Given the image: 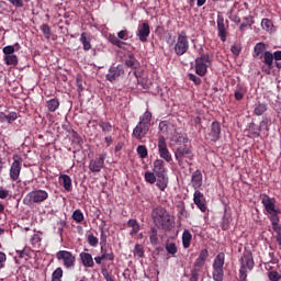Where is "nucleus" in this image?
Returning a JSON list of instances; mask_svg holds the SVG:
<instances>
[{
  "instance_id": "f257e3e1",
  "label": "nucleus",
  "mask_w": 281,
  "mask_h": 281,
  "mask_svg": "<svg viewBox=\"0 0 281 281\" xmlns=\"http://www.w3.org/2000/svg\"><path fill=\"white\" fill-rule=\"evenodd\" d=\"M151 218L158 229H165L166 232H170V229H172V218L166 209L161 206L154 209L151 212Z\"/></svg>"
},
{
  "instance_id": "f03ea898",
  "label": "nucleus",
  "mask_w": 281,
  "mask_h": 281,
  "mask_svg": "<svg viewBox=\"0 0 281 281\" xmlns=\"http://www.w3.org/2000/svg\"><path fill=\"white\" fill-rule=\"evenodd\" d=\"M151 121L153 113H150V111H146L144 115L139 117V122L133 131V137H135V139H144L148 134V131H150Z\"/></svg>"
},
{
  "instance_id": "7ed1b4c3",
  "label": "nucleus",
  "mask_w": 281,
  "mask_h": 281,
  "mask_svg": "<svg viewBox=\"0 0 281 281\" xmlns=\"http://www.w3.org/2000/svg\"><path fill=\"white\" fill-rule=\"evenodd\" d=\"M254 267V254L251 250H245L240 258L239 280H247V271H251Z\"/></svg>"
},
{
  "instance_id": "20e7f679",
  "label": "nucleus",
  "mask_w": 281,
  "mask_h": 281,
  "mask_svg": "<svg viewBox=\"0 0 281 281\" xmlns=\"http://www.w3.org/2000/svg\"><path fill=\"white\" fill-rule=\"evenodd\" d=\"M175 157L180 168H186V165L190 164V161L194 159V156L192 155V149H190V147H188L187 145L177 147L175 151Z\"/></svg>"
},
{
  "instance_id": "39448f33",
  "label": "nucleus",
  "mask_w": 281,
  "mask_h": 281,
  "mask_svg": "<svg viewBox=\"0 0 281 281\" xmlns=\"http://www.w3.org/2000/svg\"><path fill=\"white\" fill-rule=\"evenodd\" d=\"M173 49L177 56H183V54H188V49H190V41L188 40V32L181 31L180 33H178Z\"/></svg>"
},
{
  "instance_id": "423d86ee",
  "label": "nucleus",
  "mask_w": 281,
  "mask_h": 281,
  "mask_svg": "<svg viewBox=\"0 0 281 281\" xmlns=\"http://www.w3.org/2000/svg\"><path fill=\"white\" fill-rule=\"evenodd\" d=\"M49 199V193L45 190H34L29 192L23 202L24 205H34V203H43L44 201H47Z\"/></svg>"
},
{
  "instance_id": "0eeeda50",
  "label": "nucleus",
  "mask_w": 281,
  "mask_h": 281,
  "mask_svg": "<svg viewBox=\"0 0 281 281\" xmlns=\"http://www.w3.org/2000/svg\"><path fill=\"white\" fill-rule=\"evenodd\" d=\"M273 60H281V50H276L274 53H271L269 50L265 52L263 63L266 66L261 68V71H263V74H267V76H271V69H273Z\"/></svg>"
},
{
  "instance_id": "6e6552de",
  "label": "nucleus",
  "mask_w": 281,
  "mask_h": 281,
  "mask_svg": "<svg viewBox=\"0 0 281 281\" xmlns=\"http://www.w3.org/2000/svg\"><path fill=\"white\" fill-rule=\"evenodd\" d=\"M225 266V254L220 252L213 263V279L215 281H223V277L225 272L223 271V267Z\"/></svg>"
},
{
  "instance_id": "1a4fd4ad",
  "label": "nucleus",
  "mask_w": 281,
  "mask_h": 281,
  "mask_svg": "<svg viewBox=\"0 0 281 281\" xmlns=\"http://www.w3.org/2000/svg\"><path fill=\"white\" fill-rule=\"evenodd\" d=\"M56 258L59 262H63L65 269H74L76 267V256L69 250L57 251Z\"/></svg>"
},
{
  "instance_id": "9d476101",
  "label": "nucleus",
  "mask_w": 281,
  "mask_h": 281,
  "mask_svg": "<svg viewBox=\"0 0 281 281\" xmlns=\"http://www.w3.org/2000/svg\"><path fill=\"white\" fill-rule=\"evenodd\" d=\"M207 65H210V55L203 54L201 57L195 58V74L198 76H205L207 74Z\"/></svg>"
},
{
  "instance_id": "9b49d317",
  "label": "nucleus",
  "mask_w": 281,
  "mask_h": 281,
  "mask_svg": "<svg viewBox=\"0 0 281 281\" xmlns=\"http://www.w3.org/2000/svg\"><path fill=\"white\" fill-rule=\"evenodd\" d=\"M23 166V158L19 155H13V162L10 168V179L12 181H18L21 177V168Z\"/></svg>"
},
{
  "instance_id": "f8f14e48",
  "label": "nucleus",
  "mask_w": 281,
  "mask_h": 281,
  "mask_svg": "<svg viewBox=\"0 0 281 281\" xmlns=\"http://www.w3.org/2000/svg\"><path fill=\"white\" fill-rule=\"evenodd\" d=\"M109 41L112 45H115V47H119V49H124V45H126V42L122 41H128V30H122L117 33V36L110 34Z\"/></svg>"
},
{
  "instance_id": "ddd939ff",
  "label": "nucleus",
  "mask_w": 281,
  "mask_h": 281,
  "mask_svg": "<svg viewBox=\"0 0 281 281\" xmlns=\"http://www.w3.org/2000/svg\"><path fill=\"white\" fill-rule=\"evenodd\" d=\"M158 153L161 159H165L167 164H170L172 161V155L170 154V150L168 149V144L166 143V137L160 135L158 137Z\"/></svg>"
},
{
  "instance_id": "4468645a",
  "label": "nucleus",
  "mask_w": 281,
  "mask_h": 281,
  "mask_svg": "<svg viewBox=\"0 0 281 281\" xmlns=\"http://www.w3.org/2000/svg\"><path fill=\"white\" fill-rule=\"evenodd\" d=\"M104 159H106V153L100 154L97 159L90 161L89 170L100 172L104 168Z\"/></svg>"
},
{
  "instance_id": "2eb2a0df",
  "label": "nucleus",
  "mask_w": 281,
  "mask_h": 281,
  "mask_svg": "<svg viewBox=\"0 0 281 281\" xmlns=\"http://www.w3.org/2000/svg\"><path fill=\"white\" fill-rule=\"evenodd\" d=\"M260 198H261V203H262L266 212H268V214L276 213V211L278 210V209H276V199L270 198L267 194H262Z\"/></svg>"
},
{
  "instance_id": "dca6fc26",
  "label": "nucleus",
  "mask_w": 281,
  "mask_h": 281,
  "mask_svg": "<svg viewBox=\"0 0 281 281\" xmlns=\"http://www.w3.org/2000/svg\"><path fill=\"white\" fill-rule=\"evenodd\" d=\"M120 76H124V67L122 65L112 66L109 69V74L105 76V78L109 80V82H115Z\"/></svg>"
},
{
  "instance_id": "f3484780",
  "label": "nucleus",
  "mask_w": 281,
  "mask_h": 281,
  "mask_svg": "<svg viewBox=\"0 0 281 281\" xmlns=\"http://www.w3.org/2000/svg\"><path fill=\"white\" fill-rule=\"evenodd\" d=\"M136 36H138L142 43H146L148 41V36H150V24L148 22H144L138 26Z\"/></svg>"
},
{
  "instance_id": "a211bd4d",
  "label": "nucleus",
  "mask_w": 281,
  "mask_h": 281,
  "mask_svg": "<svg viewBox=\"0 0 281 281\" xmlns=\"http://www.w3.org/2000/svg\"><path fill=\"white\" fill-rule=\"evenodd\" d=\"M193 202L201 210V212H205L207 210V205H205V196L201 191L196 190L193 194Z\"/></svg>"
},
{
  "instance_id": "6ab92c4d",
  "label": "nucleus",
  "mask_w": 281,
  "mask_h": 281,
  "mask_svg": "<svg viewBox=\"0 0 281 281\" xmlns=\"http://www.w3.org/2000/svg\"><path fill=\"white\" fill-rule=\"evenodd\" d=\"M134 76L135 78H137V82L138 85H140V87H143V89H150V85H153V81H150V79H148L146 75H142L140 71L135 70Z\"/></svg>"
},
{
  "instance_id": "aec40b11",
  "label": "nucleus",
  "mask_w": 281,
  "mask_h": 281,
  "mask_svg": "<svg viewBox=\"0 0 281 281\" xmlns=\"http://www.w3.org/2000/svg\"><path fill=\"white\" fill-rule=\"evenodd\" d=\"M211 142H218L221 138V123L213 122L211 125V132L209 133Z\"/></svg>"
},
{
  "instance_id": "412c9836",
  "label": "nucleus",
  "mask_w": 281,
  "mask_h": 281,
  "mask_svg": "<svg viewBox=\"0 0 281 281\" xmlns=\"http://www.w3.org/2000/svg\"><path fill=\"white\" fill-rule=\"evenodd\" d=\"M191 183L192 188H194L195 191H198L199 188L203 186V173L201 172V170H195L192 173Z\"/></svg>"
},
{
  "instance_id": "4be33fe9",
  "label": "nucleus",
  "mask_w": 281,
  "mask_h": 281,
  "mask_svg": "<svg viewBox=\"0 0 281 281\" xmlns=\"http://www.w3.org/2000/svg\"><path fill=\"white\" fill-rule=\"evenodd\" d=\"M265 52L267 50V45L262 42H259L254 47V58H265Z\"/></svg>"
},
{
  "instance_id": "5701e85b",
  "label": "nucleus",
  "mask_w": 281,
  "mask_h": 281,
  "mask_svg": "<svg viewBox=\"0 0 281 281\" xmlns=\"http://www.w3.org/2000/svg\"><path fill=\"white\" fill-rule=\"evenodd\" d=\"M217 30L221 41L225 43V41H227V30L225 29V20L221 18L217 19Z\"/></svg>"
},
{
  "instance_id": "b1692460",
  "label": "nucleus",
  "mask_w": 281,
  "mask_h": 281,
  "mask_svg": "<svg viewBox=\"0 0 281 281\" xmlns=\"http://www.w3.org/2000/svg\"><path fill=\"white\" fill-rule=\"evenodd\" d=\"M154 175H156V177H161L166 175V167L164 166V160L156 159L154 161Z\"/></svg>"
},
{
  "instance_id": "393cba45",
  "label": "nucleus",
  "mask_w": 281,
  "mask_h": 281,
  "mask_svg": "<svg viewBox=\"0 0 281 281\" xmlns=\"http://www.w3.org/2000/svg\"><path fill=\"white\" fill-rule=\"evenodd\" d=\"M60 106V101L58 99H49L46 101V108L48 109L49 113H56Z\"/></svg>"
},
{
  "instance_id": "a878e982",
  "label": "nucleus",
  "mask_w": 281,
  "mask_h": 281,
  "mask_svg": "<svg viewBox=\"0 0 281 281\" xmlns=\"http://www.w3.org/2000/svg\"><path fill=\"white\" fill-rule=\"evenodd\" d=\"M80 259L82 261L83 267H93V257L89 252H81Z\"/></svg>"
},
{
  "instance_id": "bb28decb",
  "label": "nucleus",
  "mask_w": 281,
  "mask_h": 281,
  "mask_svg": "<svg viewBox=\"0 0 281 281\" xmlns=\"http://www.w3.org/2000/svg\"><path fill=\"white\" fill-rule=\"evenodd\" d=\"M156 177V186L159 188V190H161V192H164V190L168 188V177H166V175Z\"/></svg>"
},
{
  "instance_id": "cd10ccee",
  "label": "nucleus",
  "mask_w": 281,
  "mask_h": 281,
  "mask_svg": "<svg viewBox=\"0 0 281 281\" xmlns=\"http://www.w3.org/2000/svg\"><path fill=\"white\" fill-rule=\"evenodd\" d=\"M80 42L83 45L85 52H89L91 49V37L87 33H81Z\"/></svg>"
},
{
  "instance_id": "c85d7f7f",
  "label": "nucleus",
  "mask_w": 281,
  "mask_h": 281,
  "mask_svg": "<svg viewBox=\"0 0 281 281\" xmlns=\"http://www.w3.org/2000/svg\"><path fill=\"white\" fill-rule=\"evenodd\" d=\"M191 243H192V233H190V231H184L182 234V245L184 249H188Z\"/></svg>"
},
{
  "instance_id": "c756f323",
  "label": "nucleus",
  "mask_w": 281,
  "mask_h": 281,
  "mask_svg": "<svg viewBox=\"0 0 281 281\" xmlns=\"http://www.w3.org/2000/svg\"><path fill=\"white\" fill-rule=\"evenodd\" d=\"M127 227H131L132 231L130 232L131 236H135V234L139 233V223L137 222V220H130L127 222Z\"/></svg>"
},
{
  "instance_id": "7c9ffc66",
  "label": "nucleus",
  "mask_w": 281,
  "mask_h": 281,
  "mask_svg": "<svg viewBox=\"0 0 281 281\" xmlns=\"http://www.w3.org/2000/svg\"><path fill=\"white\" fill-rule=\"evenodd\" d=\"M60 180L63 181V186L67 192H71V177L68 175L60 176Z\"/></svg>"
},
{
  "instance_id": "2f4dec72",
  "label": "nucleus",
  "mask_w": 281,
  "mask_h": 281,
  "mask_svg": "<svg viewBox=\"0 0 281 281\" xmlns=\"http://www.w3.org/2000/svg\"><path fill=\"white\" fill-rule=\"evenodd\" d=\"M4 61L5 65H11L13 67H16L19 65V57L16 55H4Z\"/></svg>"
},
{
  "instance_id": "473e14b6",
  "label": "nucleus",
  "mask_w": 281,
  "mask_h": 281,
  "mask_svg": "<svg viewBox=\"0 0 281 281\" xmlns=\"http://www.w3.org/2000/svg\"><path fill=\"white\" fill-rule=\"evenodd\" d=\"M254 25V16L249 15L244 19V22L240 24V32H245V27H251Z\"/></svg>"
},
{
  "instance_id": "72a5a7b5",
  "label": "nucleus",
  "mask_w": 281,
  "mask_h": 281,
  "mask_svg": "<svg viewBox=\"0 0 281 281\" xmlns=\"http://www.w3.org/2000/svg\"><path fill=\"white\" fill-rule=\"evenodd\" d=\"M125 65L132 69H137V59H135V55L130 54L128 59L125 60Z\"/></svg>"
},
{
  "instance_id": "f704fd0d",
  "label": "nucleus",
  "mask_w": 281,
  "mask_h": 281,
  "mask_svg": "<svg viewBox=\"0 0 281 281\" xmlns=\"http://www.w3.org/2000/svg\"><path fill=\"white\" fill-rule=\"evenodd\" d=\"M99 126L103 133H111V131H113V125H111L109 122L101 121Z\"/></svg>"
},
{
  "instance_id": "c9c22d12",
  "label": "nucleus",
  "mask_w": 281,
  "mask_h": 281,
  "mask_svg": "<svg viewBox=\"0 0 281 281\" xmlns=\"http://www.w3.org/2000/svg\"><path fill=\"white\" fill-rule=\"evenodd\" d=\"M261 27L266 30V32H271V30H273V22L269 19H263L261 21Z\"/></svg>"
},
{
  "instance_id": "e433bc0d",
  "label": "nucleus",
  "mask_w": 281,
  "mask_h": 281,
  "mask_svg": "<svg viewBox=\"0 0 281 281\" xmlns=\"http://www.w3.org/2000/svg\"><path fill=\"white\" fill-rule=\"evenodd\" d=\"M72 218L76 221V223H82L85 221V214H82V211L76 210L72 213Z\"/></svg>"
},
{
  "instance_id": "4c0bfd02",
  "label": "nucleus",
  "mask_w": 281,
  "mask_h": 281,
  "mask_svg": "<svg viewBox=\"0 0 281 281\" xmlns=\"http://www.w3.org/2000/svg\"><path fill=\"white\" fill-rule=\"evenodd\" d=\"M101 256L103 257V260H115V255L113 252H106V249H104V246H101Z\"/></svg>"
},
{
  "instance_id": "58836bf2",
  "label": "nucleus",
  "mask_w": 281,
  "mask_h": 281,
  "mask_svg": "<svg viewBox=\"0 0 281 281\" xmlns=\"http://www.w3.org/2000/svg\"><path fill=\"white\" fill-rule=\"evenodd\" d=\"M145 181H147V183H156L157 175H155V172H145Z\"/></svg>"
},
{
  "instance_id": "ea45409f",
  "label": "nucleus",
  "mask_w": 281,
  "mask_h": 281,
  "mask_svg": "<svg viewBox=\"0 0 281 281\" xmlns=\"http://www.w3.org/2000/svg\"><path fill=\"white\" fill-rule=\"evenodd\" d=\"M137 153H138L140 159H146V157H148V149L144 145H139L137 147Z\"/></svg>"
},
{
  "instance_id": "a19ab883",
  "label": "nucleus",
  "mask_w": 281,
  "mask_h": 281,
  "mask_svg": "<svg viewBox=\"0 0 281 281\" xmlns=\"http://www.w3.org/2000/svg\"><path fill=\"white\" fill-rule=\"evenodd\" d=\"M267 111V104L265 103H259L256 108H255V115H262L265 112Z\"/></svg>"
},
{
  "instance_id": "79ce46f5",
  "label": "nucleus",
  "mask_w": 281,
  "mask_h": 281,
  "mask_svg": "<svg viewBox=\"0 0 281 281\" xmlns=\"http://www.w3.org/2000/svg\"><path fill=\"white\" fill-rule=\"evenodd\" d=\"M134 256L138 258H144V246L140 244H136L134 248Z\"/></svg>"
},
{
  "instance_id": "37998d69",
  "label": "nucleus",
  "mask_w": 281,
  "mask_h": 281,
  "mask_svg": "<svg viewBox=\"0 0 281 281\" xmlns=\"http://www.w3.org/2000/svg\"><path fill=\"white\" fill-rule=\"evenodd\" d=\"M41 31L43 32L45 38H52V29L47 24H43L41 26Z\"/></svg>"
},
{
  "instance_id": "c03bdc74",
  "label": "nucleus",
  "mask_w": 281,
  "mask_h": 281,
  "mask_svg": "<svg viewBox=\"0 0 281 281\" xmlns=\"http://www.w3.org/2000/svg\"><path fill=\"white\" fill-rule=\"evenodd\" d=\"M244 98H245V88L243 87L237 88L235 91V100L240 102V100H243Z\"/></svg>"
},
{
  "instance_id": "a18cd8bd",
  "label": "nucleus",
  "mask_w": 281,
  "mask_h": 281,
  "mask_svg": "<svg viewBox=\"0 0 281 281\" xmlns=\"http://www.w3.org/2000/svg\"><path fill=\"white\" fill-rule=\"evenodd\" d=\"M98 243H99V239L98 237H95V235L93 234L88 235V244L90 245V247H98Z\"/></svg>"
},
{
  "instance_id": "49530a36",
  "label": "nucleus",
  "mask_w": 281,
  "mask_h": 281,
  "mask_svg": "<svg viewBox=\"0 0 281 281\" xmlns=\"http://www.w3.org/2000/svg\"><path fill=\"white\" fill-rule=\"evenodd\" d=\"M76 87L78 93H82V91L85 90V88L82 87V76L80 75H77L76 77Z\"/></svg>"
},
{
  "instance_id": "de8ad7c7",
  "label": "nucleus",
  "mask_w": 281,
  "mask_h": 281,
  "mask_svg": "<svg viewBox=\"0 0 281 281\" xmlns=\"http://www.w3.org/2000/svg\"><path fill=\"white\" fill-rule=\"evenodd\" d=\"M269 214H270V221L272 225H277L278 223H280V217H278V214H280L279 210L274 211V213H269Z\"/></svg>"
},
{
  "instance_id": "09e8293b",
  "label": "nucleus",
  "mask_w": 281,
  "mask_h": 281,
  "mask_svg": "<svg viewBox=\"0 0 281 281\" xmlns=\"http://www.w3.org/2000/svg\"><path fill=\"white\" fill-rule=\"evenodd\" d=\"M268 278L270 281H280L281 274H279L278 271H270V272H268Z\"/></svg>"
},
{
  "instance_id": "8fccbe9b",
  "label": "nucleus",
  "mask_w": 281,
  "mask_h": 281,
  "mask_svg": "<svg viewBox=\"0 0 281 281\" xmlns=\"http://www.w3.org/2000/svg\"><path fill=\"white\" fill-rule=\"evenodd\" d=\"M149 240L151 243V245H157L158 243V237H157V231L156 228H151V232H150V236H149Z\"/></svg>"
},
{
  "instance_id": "3c124183",
  "label": "nucleus",
  "mask_w": 281,
  "mask_h": 281,
  "mask_svg": "<svg viewBox=\"0 0 281 281\" xmlns=\"http://www.w3.org/2000/svg\"><path fill=\"white\" fill-rule=\"evenodd\" d=\"M205 265V261L203 259H200L199 257L194 261L193 269H196L198 271H201L203 269V266Z\"/></svg>"
},
{
  "instance_id": "603ef678",
  "label": "nucleus",
  "mask_w": 281,
  "mask_h": 281,
  "mask_svg": "<svg viewBox=\"0 0 281 281\" xmlns=\"http://www.w3.org/2000/svg\"><path fill=\"white\" fill-rule=\"evenodd\" d=\"M166 249L171 256H175V254H177V245H175V243L167 244Z\"/></svg>"
},
{
  "instance_id": "864d4df0",
  "label": "nucleus",
  "mask_w": 281,
  "mask_h": 281,
  "mask_svg": "<svg viewBox=\"0 0 281 281\" xmlns=\"http://www.w3.org/2000/svg\"><path fill=\"white\" fill-rule=\"evenodd\" d=\"M199 273H201V270H198V269L193 268L191 270V276H190L189 281H199Z\"/></svg>"
},
{
  "instance_id": "5fc2aeb1",
  "label": "nucleus",
  "mask_w": 281,
  "mask_h": 281,
  "mask_svg": "<svg viewBox=\"0 0 281 281\" xmlns=\"http://www.w3.org/2000/svg\"><path fill=\"white\" fill-rule=\"evenodd\" d=\"M4 56H11V55H14V46L12 45H9V46H5L3 49H2Z\"/></svg>"
},
{
  "instance_id": "6e6d98bb",
  "label": "nucleus",
  "mask_w": 281,
  "mask_h": 281,
  "mask_svg": "<svg viewBox=\"0 0 281 281\" xmlns=\"http://www.w3.org/2000/svg\"><path fill=\"white\" fill-rule=\"evenodd\" d=\"M16 117H19L16 112H10L9 114H7L8 124H12V122H14L16 120Z\"/></svg>"
},
{
  "instance_id": "4d7b16f0",
  "label": "nucleus",
  "mask_w": 281,
  "mask_h": 281,
  "mask_svg": "<svg viewBox=\"0 0 281 281\" xmlns=\"http://www.w3.org/2000/svg\"><path fill=\"white\" fill-rule=\"evenodd\" d=\"M52 278H53V279H59V280H61V278H63V268H57V269L53 272Z\"/></svg>"
},
{
  "instance_id": "13d9d810",
  "label": "nucleus",
  "mask_w": 281,
  "mask_h": 281,
  "mask_svg": "<svg viewBox=\"0 0 281 281\" xmlns=\"http://www.w3.org/2000/svg\"><path fill=\"white\" fill-rule=\"evenodd\" d=\"M9 3H11V5L14 8H23L25 5L23 0H9Z\"/></svg>"
},
{
  "instance_id": "bf43d9fd",
  "label": "nucleus",
  "mask_w": 281,
  "mask_h": 281,
  "mask_svg": "<svg viewBox=\"0 0 281 281\" xmlns=\"http://www.w3.org/2000/svg\"><path fill=\"white\" fill-rule=\"evenodd\" d=\"M7 260H8V257L5 256V252L0 251V269H3V267H5Z\"/></svg>"
},
{
  "instance_id": "052dcab7",
  "label": "nucleus",
  "mask_w": 281,
  "mask_h": 281,
  "mask_svg": "<svg viewBox=\"0 0 281 281\" xmlns=\"http://www.w3.org/2000/svg\"><path fill=\"white\" fill-rule=\"evenodd\" d=\"M189 80L194 82L196 86L201 85V78L196 77L194 74H189Z\"/></svg>"
},
{
  "instance_id": "680f3d73",
  "label": "nucleus",
  "mask_w": 281,
  "mask_h": 281,
  "mask_svg": "<svg viewBox=\"0 0 281 281\" xmlns=\"http://www.w3.org/2000/svg\"><path fill=\"white\" fill-rule=\"evenodd\" d=\"M177 144H183V146H186V144H188L189 139H188V136L187 135H180L178 138H177Z\"/></svg>"
},
{
  "instance_id": "e2e57ef3",
  "label": "nucleus",
  "mask_w": 281,
  "mask_h": 281,
  "mask_svg": "<svg viewBox=\"0 0 281 281\" xmlns=\"http://www.w3.org/2000/svg\"><path fill=\"white\" fill-rule=\"evenodd\" d=\"M231 52H232V54H234V56H239L240 55V46H238V45H233L232 47H231Z\"/></svg>"
},
{
  "instance_id": "0e129e2a",
  "label": "nucleus",
  "mask_w": 281,
  "mask_h": 281,
  "mask_svg": "<svg viewBox=\"0 0 281 281\" xmlns=\"http://www.w3.org/2000/svg\"><path fill=\"white\" fill-rule=\"evenodd\" d=\"M207 256H210V254L207 252V249H203V250H201L198 258H200L201 260H203L205 262L207 260Z\"/></svg>"
},
{
  "instance_id": "69168bd1",
  "label": "nucleus",
  "mask_w": 281,
  "mask_h": 281,
  "mask_svg": "<svg viewBox=\"0 0 281 281\" xmlns=\"http://www.w3.org/2000/svg\"><path fill=\"white\" fill-rule=\"evenodd\" d=\"M41 241V235L38 234H34L31 238V243L32 245H38V243Z\"/></svg>"
},
{
  "instance_id": "338daca9",
  "label": "nucleus",
  "mask_w": 281,
  "mask_h": 281,
  "mask_svg": "<svg viewBox=\"0 0 281 281\" xmlns=\"http://www.w3.org/2000/svg\"><path fill=\"white\" fill-rule=\"evenodd\" d=\"M159 131H162L164 133H166V131H168V122H166V121L160 122Z\"/></svg>"
},
{
  "instance_id": "774afa93",
  "label": "nucleus",
  "mask_w": 281,
  "mask_h": 281,
  "mask_svg": "<svg viewBox=\"0 0 281 281\" xmlns=\"http://www.w3.org/2000/svg\"><path fill=\"white\" fill-rule=\"evenodd\" d=\"M272 229L276 232L277 236H281V226L280 224H272Z\"/></svg>"
}]
</instances>
